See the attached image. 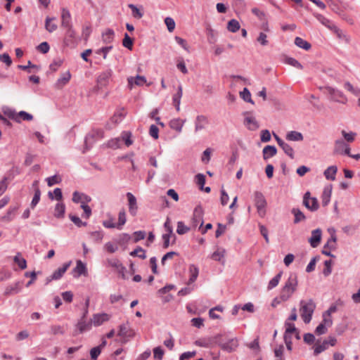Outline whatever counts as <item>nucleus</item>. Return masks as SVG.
Instances as JSON below:
<instances>
[{
	"label": "nucleus",
	"instance_id": "f257e3e1",
	"mask_svg": "<svg viewBox=\"0 0 360 360\" xmlns=\"http://www.w3.org/2000/svg\"><path fill=\"white\" fill-rule=\"evenodd\" d=\"M298 285L297 276L296 274H290L281 290V298L283 301H288L297 290Z\"/></svg>",
	"mask_w": 360,
	"mask_h": 360
},
{
	"label": "nucleus",
	"instance_id": "f03ea898",
	"mask_svg": "<svg viewBox=\"0 0 360 360\" xmlns=\"http://www.w3.org/2000/svg\"><path fill=\"white\" fill-rule=\"evenodd\" d=\"M300 316L305 323H309L311 321L312 315L316 309V304L312 299L309 300H302L300 302Z\"/></svg>",
	"mask_w": 360,
	"mask_h": 360
},
{
	"label": "nucleus",
	"instance_id": "7ed1b4c3",
	"mask_svg": "<svg viewBox=\"0 0 360 360\" xmlns=\"http://www.w3.org/2000/svg\"><path fill=\"white\" fill-rule=\"evenodd\" d=\"M325 92L330 96V99L334 102L346 104L347 98L344 93L337 88L330 86L324 87Z\"/></svg>",
	"mask_w": 360,
	"mask_h": 360
},
{
	"label": "nucleus",
	"instance_id": "20e7f679",
	"mask_svg": "<svg viewBox=\"0 0 360 360\" xmlns=\"http://www.w3.org/2000/svg\"><path fill=\"white\" fill-rule=\"evenodd\" d=\"M255 204L257 210V212L260 217H264L266 213V200L264 195L259 191L254 193Z\"/></svg>",
	"mask_w": 360,
	"mask_h": 360
},
{
	"label": "nucleus",
	"instance_id": "39448f33",
	"mask_svg": "<svg viewBox=\"0 0 360 360\" xmlns=\"http://www.w3.org/2000/svg\"><path fill=\"white\" fill-rule=\"evenodd\" d=\"M331 231L332 233L330 237L328 238L327 243L324 245L322 250V254L330 257H335V255L330 252V250H334L336 249L337 236L335 235V230L332 229Z\"/></svg>",
	"mask_w": 360,
	"mask_h": 360
},
{
	"label": "nucleus",
	"instance_id": "423d86ee",
	"mask_svg": "<svg viewBox=\"0 0 360 360\" xmlns=\"http://www.w3.org/2000/svg\"><path fill=\"white\" fill-rule=\"evenodd\" d=\"M113 72L111 69H107L101 72L96 79L97 87L102 89L106 87L112 80Z\"/></svg>",
	"mask_w": 360,
	"mask_h": 360
},
{
	"label": "nucleus",
	"instance_id": "0eeeda50",
	"mask_svg": "<svg viewBox=\"0 0 360 360\" xmlns=\"http://www.w3.org/2000/svg\"><path fill=\"white\" fill-rule=\"evenodd\" d=\"M310 195L309 191L304 193L303 197V204L308 210L311 212H314L319 209V202L316 198H311Z\"/></svg>",
	"mask_w": 360,
	"mask_h": 360
},
{
	"label": "nucleus",
	"instance_id": "6e6552de",
	"mask_svg": "<svg viewBox=\"0 0 360 360\" xmlns=\"http://www.w3.org/2000/svg\"><path fill=\"white\" fill-rule=\"evenodd\" d=\"M203 223V209L200 205H198L195 207L193 211L192 226L193 227H196L198 224H200V229L202 226Z\"/></svg>",
	"mask_w": 360,
	"mask_h": 360
},
{
	"label": "nucleus",
	"instance_id": "1a4fd4ad",
	"mask_svg": "<svg viewBox=\"0 0 360 360\" xmlns=\"http://www.w3.org/2000/svg\"><path fill=\"white\" fill-rule=\"evenodd\" d=\"M61 26L64 28L72 27V16L66 8H61Z\"/></svg>",
	"mask_w": 360,
	"mask_h": 360
},
{
	"label": "nucleus",
	"instance_id": "9d476101",
	"mask_svg": "<svg viewBox=\"0 0 360 360\" xmlns=\"http://www.w3.org/2000/svg\"><path fill=\"white\" fill-rule=\"evenodd\" d=\"M91 200V198L84 193L75 191L72 194V201L75 203H81V205H87Z\"/></svg>",
	"mask_w": 360,
	"mask_h": 360
},
{
	"label": "nucleus",
	"instance_id": "9b49d317",
	"mask_svg": "<svg viewBox=\"0 0 360 360\" xmlns=\"http://www.w3.org/2000/svg\"><path fill=\"white\" fill-rule=\"evenodd\" d=\"M110 316L106 313L95 314L91 319L94 326H99L104 322L109 321Z\"/></svg>",
	"mask_w": 360,
	"mask_h": 360
},
{
	"label": "nucleus",
	"instance_id": "f8f14e48",
	"mask_svg": "<svg viewBox=\"0 0 360 360\" xmlns=\"http://www.w3.org/2000/svg\"><path fill=\"white\" fill-rule=\"evenodd\" d=\"M322 231L321 229H316L311 231V236L309 239V242L312 248H316L321 240Z\"/></svg>",
	"mask_w": 360,
	"mask_h": 360
},
{
	"label": "nucleus",
	"instance_id": "ddd939ff",
	"mask_svg": "<svg viewBox=\"0 0 360 360\" xmlns=\"http://www.w3.org/2000/svg\"><path fill=\"white\" fill-rule=\"evenodd\" d=\"M134 335V331L129 328L128 322L126 323L121 324L119 326V330L117 333V335L126 338H131Z\"/></svg>",
	"mask_w": 360,
	"mask_h": 360
},
{
	"label": "nucleus",
	"instance_id": "4468645a",
	"mask_svg": "<svg viewBox=\"0 0 360 360\" xmlns=\"http://www.w3.org/2000/svg\"><path fill=\"white\" fill-rule=\"evenodd\" d=\"M246 117L244 120V124L249 130L255 131L259 128V124L255 117L249 115V112H245Z\"/></svg>",
	"mask_w": 360,
	"mask_h": 360
},
{
	"label": "nucleus",
	"instance_id": "2eb2a0df",
	"mask_svg": "<svg viewBox=\"0 0 360 360\" xmlns=\"http://www.w3.org/2000/svg\"><path fill=\"white\" fill-rule=\"evenodd\" d=\"M221 348L227 352H233L238 346L237 338H231L224 343H221Z\"/></svg>",
	"mask_w": 360,
	"mask_h": 360
},
{
	"label": "nucleus",
	"instance_id": "dca6fc26",
	"mask_svg": "<svg viewBox=\"0 0 360 360\" xmlns=\"http://www.w3.org/2000/svg\"><path fill=\"white\" fill-rule=\"evenodd\" d=\"M66 30L64 42L67 46L73 45L76 41V32L73 27L65 28Z\"/></svg>",
	"mask_w": 360,
	"mask_h": 360
},
{
	"label": "nucleus",
	"instance_id": "f3484780",
	"mask_svg": "<svg viewBox=\"0 0 360 360\" xmlns=\"http://www.w3.org/2000/svg\"><path fill=\"white\" fill-rule=\"evenodd\" d=\"M127 197L129 202V211L130 214L133 216H135L137 212V203L136 198L131 193H127Z\"/></svg>",
	"mask_w": 360,
	"mask_h": 360
},
{
	"label": "nucleus",
	"instance_id": "a211bd4d",
	"mask_svg": "<svg viewBox=\"0 0 360 360\" xmlns=\"http://www.w3.org/2000/svg\"><path fill=\"white\" fill-rule=\"evenodd\" d=\"M128 86L130 89H132L134 85L143 86L146 83L147 80L144 76L136 75V77H129L127 79Z\"/></svg>",
	"mask_w": 360,
	"mask_h": 360
},
{
	"label": "nucleus",
	"instance_id": "6ab92c4d",
	"mask_svg": "<svg viewBox=\"0 0 360 360\" xmlns=\"http://www.w3.org/2000/svg\"><path fill=\"white\" fill-rule=\"evenodd\" d=\"M331 31H333L336 34L339 39L345 41L347 44L350 43L351 37L345 32L338 27L336 25L331 27Z\"/></svg>",
	"mask_w": 360,
	"mask_h": 360
},
{
	"label": "nucleus",
	"instance_id": "aec40b11",
	"mask_svg": "<svg viewBox=\"0 0 360 360\" xmlns=\"http://www.w3.org/2000/svg\"><path fill=\"white\" fill-rule=\"evenodd\" d=\"M214 344V339L211 337L202 338L195 341L196 346L205 348L212 347Z\"/></svg>",
	"mask_w": 360,
	"mask_h": 360
},
{
	"label": "nucleus",
	"instance_id": "412c9836",
	"mask_svg": "<svg viewBox=\"0 0 360 360\" xmlns=\"http://www.w3.org/2000/svg\"><path fill=\"white\" fill-rule=\"evenodd\" d=\"M91 320L86 321L84 319H80L77 323V328L79 330L80 333H83L85 331H89L92 327Z\"/></svg>",
	"mask_w": 360,
	"mask_h": 360
},
{
	"label": "nucleus",
	"instance_id": "4be33fe9",
	"mask_svg": "<svg viewBox=\"0 0 360 360\" xmlns=\"http://www.w3.org/2000/svg\"><path fill=\"white\" fill-rule=\"evenodd\" d=\"M208 124V119L205 115H200L196 117L195 121V131H198L203 129Z\"/></svg>",
	"mask_w": 360,
	"mask_h": 360
},
{
	"label": "nucleus",
	"instance_id": "5701e85b",
	"mask_svg": "<svg viewBox=\"0 0 360 360\" xmlns=\"http://www.w3.org/2000/svg\"><path fill=\"white\" fill-rule=\"evenodd\" d=\"M277 153V149L274 146H266L262 150L263 159L267 160Z\"/></svg>",
	"mask_w": 360,
	"mask_h": 360
},
{
	"label": "nucleus",
	"instance_id": "b1692460",
	"mask_svg": "<svg viewBox=\"0 0 360 360\" xmlns=\"http://www.w3.org/2000/svg\"><path fill=\"white\" fill-rule=\"evenodd\" d=\"M19 207V205L11 206L6 214L1 217V219L7 222L13 221Z\"/></svg>",
	"mask_w": 360,
	"mask_h": 360
},
{
	"label": "nucleus",
	"instance_id": "393cba45",
	"mask_svg": "<svg viewBox=\"0 0 360 360\" xmlns=\"http://www.w3.org/2000/svg\"><path fill=\"white\" fill-rule=\"evenodd\" d=\"M101 39L104 44H111L115 39L114 30L112 29L108 28L105 31L102 32Z\"/></svg>",
	"mask_w": 360,
	"mask_h": 360
},
{
	"label": "nucleus",
	"instance_id": "a878e982",
	"mask_svg": "<svg viewBox=\"0 0 360 360\" xmlns=\"http://www.w3.org/2000/svg\"><path fill=\"white\" fill-rule=\"evenodd\" d=\"M65 205L62 202H58L54 208L53 215L57 219H63L65 217Z\"/></svg>",
	"mask_w": 360,
	"mask_h": 360
},
{
	"label": "nucleus",
	"instance_id": "bb28decb",
	"mask_svg": "<svg viewBox=\"0 0 360 360\" xmlns=\"http://www.w3.org/2000/svg\"><path fill=\"white\" fill-rule=\"evenodd\" d=\"M183 90L181 85H179L177 92L173 96L172 101L173 105L175 106L177 111L180 110L181 98L182 97Z\"/></svg>",
	"mask_w": 360,
	"mask_h": 360
},
{
	"label": "nucleus",
	"instance_id": "cd10ccee",
	"mask_svg": "<svg viewBox=\"0 0 360 360\" xmlns=\"http://www.w3.org/2000/svg\"><path fill=\"white\" fill-rule=\"evenodd\" d=\"M332 193V186H326L322 193V205L323 206H327L330 200V196Z\"/></svg>",
	"mask_w": 360,
	"mask_h": 360
},
{
	"label": "nucleus",
	"instance_id": "c85d7f7f",
	"mask_svg": "<svg viewBox=\"0 0 360 360\" xmlns=\"http://www.w3.org/2000/svg\"><path fill=\"white\" fill-rule=\"evenodd\" d=\"M74 271L77 274V277L82 275L86 276L87 274V268L86 264L81 260H77Z\"/></svg>",
	"mask_w": 360,
	"mask_h": 360
},
{
	"label": "nucleus",
	"instance_id": "c756f323",
	"mask_svg": "<svg viewBox=\"0 0 360 360\" xmlns=\"http://www.w3.org/2000/svg\"><path fill=\"white\" fill-rule=\"evenodd\" d=\"M285 139L290 141H301L304 137L302 133L297 131H290L286 134Z\"/></svg>",
	"mask_w": 360,
	"mask_h": 360
},
{
	"label": "nucleus",
	"instance_id": "7c9ffc66",
	"mask_svg": "<svg viewBox=\"0 0 360 360\" xmlns=\"http://www.w3.org/2000/svg\"><path fill=\"white\" fill-rule=\"evenodd\" d=\"M189 274H190V278L188 279V281L187 283L188 285H190L193 283H194L199 274V269L197 266L194 264H191L189 266Z\"/></svg>",
	"mask_w": 360,
	"mask_h": 360
},
{
	"label": "nucleus",
	"instance_id": "2f4dec72",
	"mask_svg": "<svg viewBox=\"0 0 360 360\" xmlns=\"http://www.w3.org/2000/svg\"><path fill=\"white\" fill-rule=\"evenodd\" d=\"M20 282H15L13 284L8 285L5 289V295H11L18 293L20 291Z\"/></svg>",
	"mask_w": 360,
	"mask_h": 360
},
{
	"label": "nucleus",
	"instance_id": "473e14b6",
	"mask_svg": "<svg viewBox=\"0 0 360 360\" xmlns=\"http://www.w3.org/2000/svg\"><path fill=\"white\" fill-rule=\"evenodd\" d=\"M338 172V167L335 165L328 167L323 172L324 176L327 180L333 181L335 179V175Z\"/></svg>",
	"mask_w": 360,
	"mask_h": 360
},
{
	"label": "nucleus",
	"instance_id": "72a5a7b5",
	"mask_svg": "<svg viewBox=\"0 0 360 360\" xmlns=\"http://www.w3.org/2000/svg\"><path fill=\"white\" fill-rule=\"evenodd\" d=\"M71 78V74L69 71L63 73L62 76L56 81V85L58 88H61L67 84Z\"/></svg>",
	"mask_w": 360,
	"mask_h": 360
},
{
	"label": "nucleus",
	"instance_id": "f704fd0d",
	"mask_svg": "<svg viewBox=\"0 0 360 360\" xmlns=\"http://www.w3.org/2000/svg\"><path fill=\"white\" fill-rule=\"evenodd\" d=\"M184 122V120L180 118L173 119L169 122V127L171 129L180 133L182 130Z\"/></svg>",
	"mask_w": 360,
	"mask_h": 360
},
{
	"label": "nucleus",
	"instance_id": "c9c22d12",
	"mask_svg": "<svg viewBox=\"0 0 360 360\" xmlns=\"http://www.w3.org/2000/svg\"><path fill=\"white\" fill-rule=\"evenodd\" d=\"M70 263H65L63 265L62 267L58 268L57 270H56L52 274V278H54L55 280L60 279L63 274L65 273V271L68 270V267L70 266Z\"/></svg>",
	"mask_w": 360,
	"mask_h": 360
},
{
	"label": "nucleus",
	"instance_id": "e433bc0d",
	"mask_svg": "<svg viewBox=\"0 0 360 360\" xmlns=\"http://www.w3.org/2000/svg\"><path fill=\"white\" fill-rule=\"evenodd\" d=\"M316 18L325 27H328L329 30H331V27L333 26H335V25L329 19L326 18L321 14H315L314 15Z\"/></svg>",
	"mask_w": 360,
	"mask_h": 360
},
{
	"label": "nucleus",
	"instance_id": "4c0bfd02",
	"mask_svg": "<svg viewBox=\"0 0 360 360\" xmlns=\"http://www.w3.org/2000/svg\"><path fill=\"white\" fill-rule=\"evenodd\" d=\"M295 44L304 50H309L311 47V44L300 37H297L295 39Z\"/></svg>",
	"mask_w": 360,
	"mask_h": 360
},
{
	"label": "nucleus",
	"instance_id": "58836bf2",
	"mask_svg": "<svg viewBox=\"0 0 360 360\" xmlns=\"http://www.w3.org/2000/svg\"><path fill=\"white\" fill-rule=\"evenodd\" d=\"M55 20V18L46 17L45 20V29L50 33L56 31L58 28V25L56 23L52 22Z\"/></svg>",
	"mask_w": 360,
	"mask_h": 360
},
{
	"label": "nucleus",
	"instance_id": "ea45409f",
	"mask_svg": "<svg viewBox=\"0 0 360 360\" xmlns=\"http://www.w3.org/2000/svg\"><path fill=\"white\" fill-rule=\"evenodd\" d=\"M240 27L239 22L236 19H231L228 22L227 30L233 33L236 32Z\"/></svg>",
	"mask_w": 360,
	"mask_h": 360
},
{
	"label": "nucleus",
	"instance_id": "a19ab883",
	"mask_svg": "<svg viewBox=\"0 0 360 360\" xmlns=\"http://www.w3.org/2000/svg\"><path fill=\"white\" fill-rule=\"evenodd\" d=\"M129 255L131 257H137L141 259L146 258V250L141 247L138 246L136 249L131 251Z\"/></svg>",
	"mask_w": 360,
	"mask_h": 360
},
{
	"label": "nucleus",
	"instance_id": "79ce46f5",
	"mask_svg": "<svg viewBox=\"0 0 360 360\" xmlns=\"http://www.w3.org/2000/svg\"><path fill=\"white\" fill-rule=\"evenodd\" d=\"M292 213L295 216L294 223L297 224L305 219V216L303 212L298 208H292Z\"/></svg>",
	"mask_w": 360,
	"mask_h": 360
},
{
	"label": "nucleus",
	"instance_id": "37998d69",
	"mask_svg": "<svg viewBox=\"0 0 360 360\" xmlns=\"http://www.w3.org/2000/svg\"><path fill=\"white\" fill-rule=\"evenodd\" d=\"M328 348V343L326 342V340H323V342L321 344L316 343L314 346V354L315 356H317L318 354L326 350Z\"/></svg>",
	"mask_w": 360,
	"mask_h": 360
},
{
	"label": "nucleus",
	"instance_id": "c03bdc74",
	"mask_svg": "<svg viewBox=\"0 0 360 360\" xmlns=\"http://www.w3.org/2000/svg\"><path fill=\"white\" fill-rule=\"evenodd\" d=\"M282 274V271H280L270 280L267 286L268 290H271L278 285L281 278Z\"/></svg>",
	"mask_w": 360,
	"mask_h": 360
},
{
	"label": "nucleus",
	"instance_id": "a18cd8bd",
	"mask_svg": "<svg viewBox=\"0 0 360 360\" xmlns=\"http://www.w3.org/2000/svg\"><path fill=\"white\" fill-rule=\"evenodd\" d=\"M17 120L16 122H20L21 120L31 121L33 120V116L30 113H28L25 111H20L17 115Z\"/></svg>",
	"mask_w": 360,
	"mask_h": 360
},
{
	"label": "nucleus",
	"instance_id": "49530a36",
	"mask_svg": "<svg viewBox=\"0 0 360 360\" xmlns=\"http://www.w3.org/2000/svg\"><path fill=\"white\" fill-rule=\"evenodd\" d=\"M3 112L4 115L7 116L8 118L16 122L18 112H16V111L14 109L7 107L3 109Z\"/></svg>",
	"mask_w": 360,
	"mask_h": 360
},
{
	"label": "nucleus",
	"instance_id": "de8ad7c7",
	"mask_svg": "<svg viewBox=\"0 0 360 360\" xmlns=\"http://www.w3.org/2000/svg\"><path fill=\"white\" fill-rule=\"evenodd\" d=\"M162 238L163 240V248L165 249L167 248L169 246L170 238H172V243H174L176 241L175 235L162 234Z\"/></svg>",
	"mask_w": 360,
	"mask_h": 360
},
{
	"label": "nucleus",
	"instance_id": "09e8293b",
	"mask_svg": "<svg viewBox=\"0 0 360 360\" xmlns=\"http://www.w3.org/2000/svg\"><path fill=\"white\" fill-rule=\"evenodd\" d=\"M13 261L18 265L21 269L27 268V262L24 258L20 257V254L18 252L14 257Z\"/></svg>",
	"mask_w": 360,
	"mask_h": 360
},
{
	"label": "nucleus",
	"instance_id": "8fccbe9b",
	"mask_svg": "<svg viewBox=\"0 0 360 360\" xmlns=\"http://www.w3.org/2000/svg\"><path fill=\"white\" fill-rule=\"evenodd\" d=\"M240 96L245 102L254 104V101L251 98V94L248 88H244L243 90L240 92Z\"/></svg>",
	"mask_w": 360,
	"mask_h": 360
},
{
	"label": "nucleus",
	"instance_id": "3c124183",
	"mask_svg": "<svg viewBox=\"0 0 360 360\" xmlns=\"http://www.w3.org/2000/svg\"><path fill=\"white\" fill-rule=\"evenodd\" d=\"M127 218L125 212H120L118 215V223L117 224L116 229H117L118 230H121L122 229V226L125 224Z\"/></svg>",
	"mask_w": 360,
	"mask_h": 360
},
{
	"label": "nucleus",
	"instance_id": "603ef678",
	"mask_svg": "<svg viewBox=\"0 0 360 360\" xmlns=\"http://www.w3.org/2000/svg\"><path fill=\"white\" fill-rule=\"evenodd\" d=\"M121 144H122L121 138L117 137V138L110 140L108 142L107 146H108V147H109L110 148L116 149V148H120Z\"/></svg>",
	"mask_w": 360,
	"mask_h": 360
},
{
	"label": "nucleus",
	"instance_id": "864d4df0",
	"mask_svg": "<svg viewBox=\"0 0 360 360\" xmlns=\"http://www.w3.org/2000/svg\"><path fill=\"white\" fill-rule=\"evenodd\" d=\"M122 142L124 141L125 145L127 146H129L132 144L133 141L131 140V133L130 131H123L122 133V136L120 137Z\"/></svg>",
	"mask_w": 360,
	"mask_h": 360
},
{
	"label": "nucleus",
	"instance_id": "5fc2aeb1",
	"mask_svg": "<svg viewBox=\"0 0 360 360\" xmlns=\"http://www.w3.org/2000/svg\"><path fill=\"white\" fill-rule=\"evenodd\" d=\"M40 196H41V191L39 188H37L34 190V194L33 196V198L32 200L30 207L31 208L34 209L35 206L39 203L40 200Z\"/></svg>",
	"mask_w": 360,
	"mask_h": 360
},
{
	"label": "nucleus",
	"instance_id": "6e6d98bb",
	"mask_svg": "<svg viewBox=\"0 0 360 360\" xmlns=\"http://www.w3.org/2000/svg\"><path fill=\"white\" fill-rule=\"evenodd\" d=\"M190 231V228L184 224L181 221L177 222L176 233L179 235L186 233Z\"/></svg>",
	"mask_w": 360,
	"mask_h": 360
},
{
	"label": "nucleus",
	"instance_id": "4d7b16f0",
	"mask_svg": "<svg viewBox=\"0 0 360 360\" xmlns=\"http://www.w3.org/2000/svg\"><path fill=\"white\" fill-rule=\"evenodd\" d=\"M285 63L297 69L302 70L303 68L302 65L297 60L292 57H288L285 59Z\"/></svg>",
	"mask_w": 360,
	"mask_h": 360
},
{
	"label": "nucleus",
	"instance_id": "13d9d810",
	"mask_svg": "<svg viewBox=\"0 0 360 360\" xmlns=\"http://www.w3.org/2000/svg\"><path fill=\"white\" fill-rule=\"evenodd\" d=\"M125 113L124 112V110H118L115 112L114 115L112 117L111 120L115 123L120 122L122 119L124 117Z\"/></svg>",
	"mask_w": 360,
	"mask_h": 360
},
{
	"label": "nucleus",
	"instance_id": "bf43d9fd",
	"mask_svg": "<svg viewBox=\"0 0 360 360\" xmlns=\"http://www.w3.org/2000/svg\"><path fill=\"white\" fill-rule=\"evenodd\" d=\"M122 45L125 48L131 50L133 47V40L129 36L127 33L124 34V39L122 40Z\"/></svg>",
	"mask_w": 360,
	"mask_h": 360
},
{
	"label": "nucleus",
	"instance_id": "052dcab7",
	"mask_svg": "<svg viewBox=\"0 0 360 360\" xmlns=\"http://www.w3.org/2000/svg\"><path fill=\"white\" fill-rule=\"evenodd\" d=\"M51 333L53 335H63L65 329L63 326L60 325H52L50 327Z\"/></svg>",
	"mask_w": 360,
	"mask_h": 360
},
{
	"label": "nucleus",
	"instance_id": "680f3d73",
	"mask_svg": "<svg viewBox=\"0 0 360 360\" xmlns=\"http://www.w3.org/2000/svg\"><path fill=\"white\" fill-rule=\"evenodd\" d=\"M346 143L343 140H336L335 142V153H342L345 148Z\"/></svg>",
	"mask_w": 360,
	"mask_h": 360
},
{
	"label": "nucleus",
	"instance_id": "e2e57ef3",
	"mask_svg": "<svg viewBox=\"0 0 360 360\" xmlns=\"http://www.w3.org/2000/svg\"><path fill=\"white\" fill-rule=\"evenodd\" d=\"M281 148L284 151V153L288 155L291 159H293L295 157V153L293 148L287 143H285L283 146H282Z\"/></svg>",
	"mask_w": 360,
	"mask_h": 360
},
{
	"label": "nucleus",
	"instance_id": "0e129e2a",
	"mask_svg": "<svg viewBox=\"0 0 360 360\" xmlns=\"http://www.w3.org/2000/svg\"><path fill=\"white\" fill-rule=\"evenodd\" d=\"M274 355L278 360H285L283 356L284 347L283 345H280L278 347L274 349Z\"/></svg>",
	"mask_w": 360,
	"mask_h": 360
},
{
	"label": "nucleus",
	"instance_id": "69168bd1",
	"mask_svg": "<svg viewBox=\"0 0 360 360\" xmlns=\"http://www.w3.org/2000/svg\"><path fill=\"white\" fill-rule=\"evenodd\" d=\"M69 217L70 220L77 226V227H82V226H86L87 225L86 222H83L80 218L77 216L70 214Z\"/></svg>",
	"mask_w": 360,
	"mask_h": 360
},
{
	"label": "nucleus",
	"instance_id": "338daca9",
	"mask_svg": "<svg viewBox=\"0 0 360 360\" xmlns=\"http://www.w3.org/2000/svg\"><path fill=\"white\" fill-rule=\"evenodd\" d=\"M164 355V350L161 347H156L153 349V357L157 360H162Z\"/></svg>",
	"mask_w": 360,
	"mask_h": 360
},
{
	"label": "nucleus",
	"instance_id": "774afa93",
	"mask_svg": "<svg viewBox=\"0 0 360 360\" xmlns=\"http://www.w3.org/2000/svg\"><path fill=\"white\" fill-rule=\"evenodd\" d=\"M91 237L95 242L99 243L103 238V232L102 231H96L91 233Z\"/></svg>",
	"mask_w": 360,
	"mask_h": 360
}]
</instances>
